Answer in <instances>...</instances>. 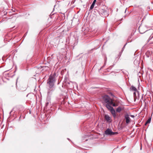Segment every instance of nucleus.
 I'll list each match as a JSON object with an SVG mask.
<instances>
[{
	"label": "nucleus",
	"mask_w": 153,
	"mask_h": 153,
	"mask_svg": "<svg viewBox=\"0 0 153 153\" xmlns=\"http://www.w3.org/2000/svg\"><path fill=\"white\" fill-rule=\"evenodd\" d=\"M131 91H137L136 88L133 86H131L130 88Z\"/></svg>",
	"instance_id": "nucleus-11"
},
{
	"label": "nucleus",
	"mask_w": 153,
	"mask_h": 153,
	"mask_svg": "<svg viewBox=\"0 0 153 153\" xmlns=\"http://www.w3.org/2000/svg\"><path fill=\"white\" fill-rule=\"evenodd\" d=\"M125 118L126 119V122L127 123H128L130 122V118L128 114H126L125 116Z\"/></svg>",
	"instance_id": "nucleus-8"
},
{
	"label": "nucleus",
	"mask_w": 153,
	"mask_h": 153,
	"mask_svg": "<svg viewBox=\"0 0 153 153\" xmlns=\"http://www.w3.org/2000/svg\"><path fill=\"white\" fill-rule=\"evenodd\" d=\"M124 109L123 106H119L116 109V111L117 112L120 113L122 110Z\"/></svg>",
	"instance_id": "nucleus-7"
},
{
	"label": "nucleus",
	"mask_w": 153,
	"mask_h": 153,
	"mask_svg": "<svg viewBox=\"0 0 153 153\" xmlns=\"http://www.w3.org/2000/svg\"><path fill=\"white\" fill-rule=\"evenodd\" d=\"M145 36L146 38H149V41L153 37V29H150L145 32Z\"/></svg>",
	"instance_id": "nucleus-2"
},
{
	"label": "nucleus",
	"mask_w": 153,
	"mask_h": 153,
	"mask_svg": "<svg viewBox=\"0 0 153 153\" xmlns=\"http://www.w3.org/2000/svg\"><path fill=\"white\" fill-rule=\"evenodd\" d=\"M105 134L106 135L111 136L115 134H117V133L113 132L111 129L108 128L105 131Z\"/></svg>",
	"instance_id": "nucleus-5"
},
{
	"label": "nucleus",
	"mask_w": 153,
	"mask_h": 153,
	"mask_svg": "<svg viewBox=\"0 0 153 153\" xmlns=\"http://www.w3.org/2000/svg\"><path fill=\"white\" fill-rule=\"evenodd\" d=\"M47 84H48V86L50 89L52 88L54 85V83L48 81L47 82Z\"/></svg>",
	"instance_id": "nucleus-9"
},
{
	"label": "nucleus",
	"mask_w": 153,
	"mask_h": 153,
	"mask_svg": "<svg viewBox=\"0 0 153 153\" xmlns=\"http://www.w3.org/2000/svg\"><path fill=\"white\" fill-rule=\"evenodd\" d=\"M56 76V74L54 73L53 74L50 75L48 81L54 83L55 82V77Z\"/></svg>",
	"instance_id": "nucleus-4"
},
{
	"label": "nucleus",
	"mask_w": 153,
	"mask_h": 153,
	"mask_svg": "<svg viewBox=\"0 0 153 153\" xmlns=\"http://www.w3.org/2000/svg\"><path fill=\"white\" fill-rule=\"evenodd\" d=\"M130 116L132 117H134V115H131Z\"/></svg>",
	"instance_id": "nucleus-17"
},
{
	"label": "nucleus",
	"mask_w": 153,
	"mask_h": 153,
	"mask_svg": "<svg viewBox=\"0 0 153 153\" xmlns=\"http://www.w3.org/2000/svg\"><path fill=\"white\" fill-rule=\"evenodd\" d=\"M126 10H127V8L126 9V10H125V13H126Z\"/></svg>",
	"instance_id": "nucleus-18"
},
{
	"label": "nucleus",
	"mask_w": 153,
	"mask_h": 153,
	"mask_svg": "<svg viewBox=\"0 0 153 153\" xmlns=\"http://www.w3.org/2000/svg\"><path fill=\"white\" fill-rule=\"evenodd\" d=\"M138 29L140 33L141 34L144 33L146 31V27H145L140 26L139 27Z\"/></svg>",
	"instance_id": "nucleus-6"
},
{
	"label": "nucleus",
	"mask_w": 153,
	"mask_h": 153,
	"mask_svg": "<svg viewBox=\"0 0 153 153\" xmlns=\"http://www.w3.org/2000/svg\"><path fill=\"white\" fill-rule=\"evenodd\" d=\"M106 107L108 110L110 111L113 117L115 118L116 117V111L113 107L108 105H106Z\"/></svg>",
	"instance_id": "nucleus-3"
},
{
	"label": "nucleus",
	"mask_w": 153,
	"mask_h": 153,
	"mask_svg": "<svg viewBox=\"0 0 153 153\" xmlns=\"http://www.w3.org/2000/svg\"><path fill=\"white\" fill-rule=\"evenodd\" d=\"M136 91H134V92L133 93V95H134V101L135 102L136 100L137 99V97L136 96Z\"/></svg>",
	"instance_id": "nucleus-14"
},
{
	"label": "nucleus",
	"mask_w": 153,
	"mask_h": 153,
	"mask_svg": "<svg viewBox=\"0 0 153 153\" xmlns=\"http://www.w3.org/2000/svg\"><path fill=\"white\" fill-rule=\"evenodd\" d=\"M125 45H124V47H123V48H124V47H125Z\"/></svg>",
	"instance_id": "nucleus-19"
},
{
	"label": "nucleus",
	"mask_w": 153,
	"mask_h": 153,
	"mask_svg": "<svg viewBox=\"0 0 153 153\" xmlns=\"http://www.w3.org/2000/svg\"><path fill=\"white\" fill-rule=\"evenodd\" d=\"M49 104V103L48 102H47L46 103L45 105L47 106Z\"/></svg>",
	"instance_id": "nucleus-16"
},
{
	"label": "nucleus",
	"mask_w": 153,
	"mask_h": 153,
	"mask_svg": "<svg viewBox=\"0 0 153 153\" xmlns=\"http://www.w3.org/2000/svg\"><path fill=\"white\" fill-rule=\"evenodd\" d=\"M131 36H129L128 38V42H130L131 41Z\"/></svg>",
	"instance_id": "nucleus-15"
},
{
	"label": "nucleus",
	"mask_w": 153,
	"mask_h": 153,
	"mask_svg": "<svg viewBox=\"0 0 153 153\" xmlns=\"http://www.w3.org/2000/svg\"><path fill=\"white\" fill-rule=\"evenodd\" d=\"M151 118H149L146 121L145 123V125H146L147 124L149 123H150L151 121Z\"/></svg>",
	"instance_id": "nucleus-13"
},
{
	"label": "nucleus",
	"mask_w": 153,
	"mask_h": 153,
	"mask_svg": "<svg viewBox=\"0 0 153 153\" xmlns=\"http://www.w3.org/2000/svg\"><path fill=\"white\" fill-rule=\"evenodd\" d=\"M96 1V0H94L92 4L91 5L90 7V10H92L94 8Z\"/></svg>",
	"instance_id": "nucleus-10"
},
{
	"label": "nucleus",
	"mask_w": 153,
	"mask_h": 153,
	"mask_svg": "<svg viewBox=\"0 0 153 153\" xmlns=\"http://www.w3.org/2000/svg\"><path fill=\"white\" fill-rule=\"evenodd\" d=\"M103 100L104 102L106 103L105 106L107 105H112L114 107L117 106L119 105L118 102L116 101L115 102H113L112 100L108 95H105L103 97Z\"/></svg>",
	"instance_id": "nucleus-1"
},
{
	"label": "nucleus",
	"mask_w": 153,
	"mask_h": 153,
	"mask_svg": "<svg viewBox=\"0 0 153 153\" xmlns=\"http://www.w3.org/2000/svg\"><path fill=\"white\" fill-rule=\"evenodd\" d=\"M105 118L107 121L108 122H109L111 120L110 117L108 115H105Z\"/></svg>",
	"instance_id": "nucleus-12"
}]
</instances>
